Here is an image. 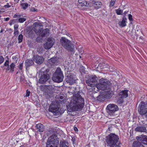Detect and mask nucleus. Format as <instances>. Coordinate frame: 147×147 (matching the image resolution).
<instances>
[{
  "label": "nucleus",
  "mask_w": 147,
  "mask_h": 147,
  "mask_svg": "<svg viewBox=\"0 0 147 147\" xmlns=\"http://www.w3.org/2000/svg\"><path fill=\"white\" fill-rule=\"evenodd\" d=\"M84 100L79 94L77 93L73 95L70 102L67 106V110L71 112L78 109H81L84 105Z\"/></svg>",
  "instance_id": "f257e3e1"
},
{
  "label": "nucleus",
  "mask_w": 147,
  "mask_h": 147,
  "mask_svg": "<svg viewBox=\"0 0 147 147\" xmlns=\"http://www.w3.org/2000/svg\"><path fill=\"white\" fill-rule=\"evenodd\" d=\"M119 136L113 134H111L106 137L107 146L110 147H120L121 143L119 141Z\"/></svg>",
  "instance_id": "f03ea898"
},
{
  "label": "nucleus",
  "mask_w": 147,
  "mask_h": 147,
  "mask_svg": "<svg viewBox=\"0 0 147 147\" xmlns=\"http://www.w3.org/2000/svg\"><path fill=\"white\" fill-rule=\"evenodd\" d=\"M110 82L108 80L102 78L100 79L98 83L96 85L97 88L102 90H106L110 88Z\"/></svg>",
  "instance_id": "7ed1b4c3"
},
{
  "label": "nucleus",
  "mask_w": 147,
  "mask_h": 147,
  "mask_svg": "<svg viewBox=\"0 0 147 147\" xmlns=\"http://www.w3.org/2000/svg\"><path fill=\"white\" fill-rule=\"evenodd\" d=\"M60 42L62 46L68 51L72 52L74 53V47L71 42L65 37H62L60 40Z\"/></svg>",
  "instance_id": "20e7f679"
},
{
  "label": "nucleus",
  "mask_w": 147,
  "mask_h": 147,
  "mask_svg": "<svg viewBox=\"0 0 147 147\" xmlns=\"http://www.w3.org/2000/svg\"><path fill=\"white\" fill-rule=\"evenodd\" d=\"M59 139L56 135L53 134L50 137L47 142L46 147H57Z\"/></svg>",
  "instance_id": "39448f33"
},
{
  "label": "nucleus",
  "mask_w": 147,
  "mask_h": 147,
  "mask_svg": "<svg viewBox=\"0 0 147 147\" xmlns=\"http://www.w3.org/2000/svg\"><path fill=\"white\" fill-rule=\"evenodd\" d=\"M63 74L61 69L58 68L53 74V80L55 82L59 83L63 81Z\"/></svg>",
  "instance_id": "423d86ee"
},
{
  "label": "nucleus",
  "mask_w": 147,
  "mask_h": 147,
  "mask_svg": "<svg viewBox=\"0 0 147 147\" xmlns=\"http://www.w3.org/2000/svg\"><path fill=\"white\" fill-rule=\"evenodd\" d=\"M138 111L142 115H145L147 113V102H141L138 107Z\"/></svg>",
  "instance_id": "0eeeda50"
},
{
  "label": "nucleus",
  "mask_w": 147,
  "mask_h": 147,
  "mask_svg": "<svg viewBox=\"0 0 147 147\" xmlns=\"http://www.w3.org/2000/svg\"><path fill=\"white\" fill-rule=\"evenodd\" d=\"M59 108L60 105L57 102H53L49 107V111L55 115L60 111Z\"/></svg>",
  "instance_id": "6e6552de"
},
{
  "label": "nucleus",
  "mask_w": 147,
  "mask_h": 147,
  "mask_svg": "<svg viewBox=\"0 0 147 147\" xmlns=\"http://www.w3.org/2000/svg\"><path fill=\"white\" fill-rule=\"evenodd\" d=\"M107 112L110 115H113L114 113L118 110V107L116 105L110 104L106 108Z\"/></svg>",
  "instance_id": "1a4fd4ad"
},
{
  "label": "nucleus",
  "mask_w": 147,
  "mask_h": 147,
  "mask_svg": "<svg viewBox=\"0 0 147 147\" xmlns=\"http://www.w3.org/2000/svg\"><path fill=\"white\" fill-rule=\"evenodd\" d=\"M86 84L88 86L91 87H93L97 84V78L95 76L90 77L86 81Z\"/></svg>",
  "instance_id": "9d476101"
},
{
  "label": "nucleus",
  "mask_w": 147,
  "mask_h": 147,
  "mask_svg": "<svg viewBox=\"0 0 147 147\" xmlns=\"http://www.w3.org/2000/svg\"><path fill=\"white\" fill-rule=\"evenodd\" d=\"M48 72L47 70L45 71H43L42 74L39 80V82L40 83L43 84L46 82L49 78V75L47 73Z\"/></svg>",
  "instance_id": "9b49d317"
},
{
  "label": "nucleus",
  "mask_w": 147,
  "mask_h": 147,
  "mask_svg": "<svg viewBox=\"0 0 147 147\" xmlns=\"http://www.w3.org/2000/svg\"><path fill=\"white\" fill-rule=\"evenodd\" d=\"M66 80L67 83H69L70 85H72L75 82L77 78L75 75L69 74L67 76Z\"/></svg>",
  "instance_id": "f8f14e48"
},
{
  "label": "nucleus",
  "mask_w": 147,
  "mask_h": 147,
  "mask_svg": "<svg viewBox=\"0 0 147 147\" xmlns=\"http://www.w3.org/2000/svg\"><path fill=\"white\" fill-rule=\"evenodd\" d=\"M137 141L141 142L140 143L142 144H143L147 145V136L144 135H141L139 136H137L136 137Z\"/></svg>",
  "instance_id": "ddd939ff"
},
{
  "label": "nucleus",
  "mask_w": 147,
  "mask_h": 147,
  "mask_svg": "<svg viewBox=\"0 0 147 147\" xmlns=\"http://www.w3.org/2000/svg\"><path fill=\"white\" fill-rule=\"evenodd\" d=\"M61 58L57 57L52 58L48 61V63L51 65H58L61 61Z\"/></svg>",
  "instance_id": "4468645a"
},
{
  "label": "nucleus",
  "mask_w": 147,
  "mask_h": 147,
  "mask_svg": "<svg viewBox=\"0 0 147 147\" xmlns=\"http://www.w3.org/2000/svg\"><path fill=\"white\" fill-rule=\"evenodd\" d=\"M34 61L35 63L39 64H41L44 61L43 58L38 55H35L33 57Z\"/></svg>",
  "instance_id": "2eb2a0df"
},
{
  "label": "nucleus",
  "mask_w": 147,
  "mask_h": 147,
  "mask_svg": "<svg viewBox=\"0 0 147 147\" xmlns=\"http://www.w3.org/2000/svg\"><path fill=\"white\" fill-rule=\"evenodd\" d=\"M40 35L44 37L45 36H47L49 35V30L48 28H46L44 30L40 31Z\"/></svg>",
  "instance_id": "dca6fc26"
},
{
  "label": "nucleus",
  "mask_w": 147,
  "mask_h": 147,
  "mask_svg": "<svg viewBox=\"0 0 147 147\" xmlns=\"http://www.w3.org/2000/svg\"><path fill=\"white\" fill-rule=\"evenodd\" d=\"M128 91L127 90H124L120 92L119 94V96H121L122 98H126L128 96Z\"/></svg>",
  "instance_id": "f3484780"
},
{
  "label": "nucleus",
  "mask_w": 147,
  "mask_h": 147,
  "mask_svg": "<svg viewBox=\"0 0 147 147\" xmlns=\"http://www.w3.org/2000/svg\"><path fill=\"white\" fill-rule=\"evenodd\" d=\"M136 131L138 132H146V127L144 126H138L135 129Z\"/></svg>",
  "instance_id": "a211bd4d"
},
{
  "label": "nucleus",
  "mask_w": 147,
  "mask_h": 147,
  "mask_svg": "<svg viewBox=\"0 0 147 147\" xmlns=\"http://www.w3.org/2000/svg\"><path fill=\"white\" fill-rule=\"evenodd\" d=\"M36 127L38 131L40 132H42L44 130V126L41 123L36 125Z\"/></svg>",
  "instance_id": "6ab92c4d"
},
{
  "label": "nucleus",
  "mask_w": 147,
  "mask_h": 147,
  "mask_svg": "<svg viewBox=\"0 0 147 147\" xmlns=\"http://www.w3.org/2000/svg\"><path fill=\"white\" fill-rule=\"evenodd\" d=\"M93 6H94L96 9H98L100 8L102 5L101 3L99 2H95L93 1L92 2Z\"/></svg>",
  "instance_id": "aec40b11"
},
{
  "label": "nucleus",
  "mask_w": 147,
  "mask_h": 147,
  "mask_svg": "<svg viewBox=\"0 0 147 147\" xmlns=\"http://www.w3.org/2000/svg\"><path fill=\"white\" fill-rule=\"evenodd\" d=\"M45 88H47V92L48 94H52L53 91L54 89L52 86H49L46 87L45 86Z\"/></svg>",
  "instance_id": "412c9836"
},
{
  "label": "nucleus",
  "mask_w": 147,
  "mask_h": 147,
  "mask_svg": "<svg viewBox=\"0 0 147 147\" xmlns=\"http://www.w3.org/2000/svg\"><path fill=\"white\" fill-rule=\"evenodd\" d=\"M133 147H145L139 141H135L133 143Z\"/></svg>",
  "instance_id": "4be33fe9"
},
{
  "label": "nucleus",
  "mask_w": 147,
  "mask_h": 147,
  "mask_svg": "<svg viewBox=\"0 0 147 147\" xmlns=\"http://www.w3.org/2000/svg\"><path fill=\"white\" fill-rule=\"evenodd\" d=\"M127 20L126 18H123L122 21L119 22V24L121 27H124L126 25V22Z\"/></svg>",
  "instance_id": "5701e85b"
},
{
  "label": "nucleus",
  "mask_w": 147,
  "mask_h": 147,
  "mask_svg": "<svg viewBox=\"0 0 147 147\" xmlns=\"http://www.w3.org/2000/svg\"><path fill=\"white\" fill-rule=\"evenodd\" d=\"M34 64V62L32 59H29L26 60L25 61V65L27 67Z\"/></svg>",
  "instance_id": "b1692460"
},
{
  "label": "nucleus",
  "mask_w": 147,
  "mask_h": 147,
  "mask_svg": "<svg viewBox=\"0 0 147 147\" xmlns=\"http://www.w3.org/2000/svg\"><path fill=\"white\" fill-rule=\"evenodd\" d=\"M47 41H48L50 43L49 47H52L54 44L55 40L54 38L51 37L47 39Z\"/></svg>",
  "instance_id": "393cba45"
},
{
  "label": "nucleus",
  "mask_w": 147,
  "mask_h": 147,
  "mask_svg": "<svg viewBox=\"0 0 147 147\" xmlns=\"http://www.w3.org/2000/svg\"><path fill=\"white\" fill-rule=\"evenodd\" d=\"M68 143L65 141H61L60 143V147H68Z\"/></svg>",
  "instance_id": "a878e982"
},
{
  "label": "nucleus",
  "mask_w": 147,
  "mask_h": 147,
  "mask_svg": "<svg viewBox=\"0 0 147 147\" xmlns=\"http://www.w3.org/2000/svg\"><path fill=\"white\" fill-rule=\"evenodd\" d=\"M89 5V4L87 2L82 1V3H80V4H79L78 5L79 7L80 6H81L82 7L84 6H88Z\"/></svg>",
  "instance_id": "bb28decb"
},
{
  "label": "nucleus",
  "mask_w": 147,
  "mask_h": 147,
  "mask_svg": "<svg viewBox=\"0 0 147 147\" xmlns=\"http://www.w3.org/2000/svg\"><path fill=\"white\" fill-rule=\"evenodd\" d=\"M59 103L61 104H64L66 102V100L64 97L62 96H59Z\"/></svg>",
  "instance_id": "cd10ccee"
},
{
  "label": "nucleus",
  "mask_w": 147,
  "mask_h": 147,
  "mask_svg": "<svg viewBox=\"0 0 147 147\" xmlns=\"http://www.w3.org/2000/svg\"><path fill=\"white\" fill-rule=\"evenodd\" d=\"M30 5L26 3H23L21 4V6L22 8L25 9L29 6H30Z\"/></svg>",
  "instance_id": "c85d7f7f"
},
{
  "label": "nucleus",
  "mask_w": 147,
  "mask_h": 147,
  "mask_svg": "<svg viewBox=\"0 0 147 147\" xmlns=\"http://www.w3.org/2000/svg\"><path fill=\"white\" fill-rule=\"evenodd\" d=\"M50 43L48 41H47L46 43L44 45V48L47 49H49L51 47H49V45H50Z\"/></svg>",
  "instance_id": "c756f323"
},
{
  "label": "nucleus",
  "mask_w": 147,
  "mask_h": 147,
  "mask_svg": "<svg viewBox=\"0 0 147 147\" xmlns=\"http://www.w3.org/2000/svg\"><path fill=\"white\" fill-rule=\"evenodd\" d=\"M12 4L10 2L7 3H6V5L4 6L3 7L5 9L9 8L12 6Z\"/></svg>",
  "instance_id": "7c9ffc66"
},
{
  "label": "nucleus",
  "mask_w": 147,
  "mask_h": 147,
  "mask_svg": "<svg viewBox=\"0 0 147 147\" xmlns=\"http://www.w3.org/2000/svg\"><path fill=\"white\" fill-rule=\"evenodd\" d=\"M24 17L22 16V17H21L19 19H18V22L20 23H23L26 20V18H24Z\"/></svg>",
  "instance_id": "2f4dec72"
},
{
  "label": "nucleus",
  "mask_w": 147,
  "mask_h": 147,
  "mask_svg": "<svg viewBox=\"0 0 147 147\" xmlns=\"http://www.w3.org/2000/svg\"><path fill=\"white\" fill-rule=\"evenodd\" d=\"M23 38V36L22 34H20L18 37V43H20L22 42Z\"/></svg>",
  "instance_id": "473e14b6"
},
{
  "label": "nucleus",
  "mask_w": 147,
  "mask_h": 147,
  "mask_svg": "<svg viewBox=\"0 0 147 147\" xmlns=\"http://www.w3.org/2000/svg\"><path fill=\"white\" fill-rule=\"evenodd\" d=\"M123 98H122L121 96H119V97L118 99L117 102L119 104H121L123 102Z\"/></svg>",
  "instance_id": "72a5a7b5"
},
{
  "label": "nucleus",
  "mask_w": 147,
  "mask_h": 147,
  "mask_svg": "<svg viewBox=\"0 0 147 147\" xmlns=\"http://www.w3.org/2000/svg\"><path fill=\"white\" fill-rule=\"evenodd\" d=\"M10 71L12 72L14 71V69L15 67V64L14 63H12L10 65Z\"/></svg>",
  "instance_id": "f704fd0d"
},
{
  "label": "nucleus",
  "mask_w": 147,
  "mask_h": 147,
  "mask_svg": "<svg viewBox=\"0 0 147 147\" xmlns=\"http://www.w3.org/2000/svg\"><path fill=\"white\" fill-rule=\"evenodd\" d=\"M116 0H111L109 4L110 7H112L113 6L115 3Z\"/></svg>",
  "instance_id": "c9c22d12"
},
{
  "label": "nucleus",
  "mask_w": 147,
  "mask_h": 147,
  "mask_svg": "<svg viewBox=\"0 0 147 147\" xmlns=\"http://www.w3.org/2000/svg\"><path fill=\"white\" fill-rule=\"evenodd\" d=\"M107 97L109 98H110V97L112 96L113 95L112 92L108 91L107 92Z\"/></svg>",
  "instance_id": "e433bc0d"
},
{
  "label": "nucleus",
  "mask_w": 147,
  "mask_h": 147,
  "mask_svg": "<svg viewBox=\"0 0 147 147\" xmlns=\"http://www.w3.org/2000/svg\"><path fill=\"white\" fill-rule=\"evenodd\" d=\"M38 52L40 53H42L44 51V50L42 47L38 48L37 49Z\"/></svg>",
  "instance_id": "4c0bfd02"
},
{
  "label": "nucleus",
  "mask_w": 147,
  "mask_h": 147,
  "mask_svg": "<svg viewBox=\"0 0 147 147\" xmlns=\"http://www.w3.org/2000/svg\"><path fill=\"white\" fill-rule=\"evenodd\" d=\"M117 13L118 15H121L123 13V11L119 9H118L116 10Z\"/></svg>",
  "instance_id": "58836bf2"
},
{
  "label": "nucleus",
  "mask_w": 147,
  "mask_h": 147,
  "mask_svg": "<svg viewBox=\"0 0 147 147\" xmlns=\"http://www.w3.org/2000/svg\"><path fill=\"white\" fill-rule=\"evenodd\" d=\"M21 17H22V15H20L18 14H15L13 16V18H17L19 19L21 18Z\"/></svg>",
  "instance_id": "ea45409f"
},
{
  "label": "nucleus",
  "mask_w": 147,
  "mask_h": 147,
  "mask_svg": "<svg viewBox=\"0 0 147 147\" xmlns=\"http://www.w3.org/2000/svg\"><path fill=\"white\" fill-rule=\"evenodd\" d=\"M16 22V20L13 19L10 21L9 24L10 25H12L13 24H14Z\"/></svg>",
  "instance_id": "a19ab883"
},
{
  "label": "nucleus",
  "mask_w": 147,
  "mask_h": 147,
  "mask_svg": "<svg viewBox=\"0 0 147 147\" xmlns=\"http://www.w3.org/2000/svg\"><path fill=\"white\" fill-rule=\"evenodd\" d=\"M4 61V58L2 56L0 55V64L2 63Z\"/></svg>",
  "instance_id": "79ce46f5"
},
{
  "label": "nucleus",
  "mask_w": 147,
  "mask_h": 147,
  "mask_svg": "<svg viewBox=\"0 0 147 147\" xmlns=\"http://www.w3.org/2000/svg\"><path fill=\"white\" fill-rule=\"evenodd\" d=\"M80 71L81 73H85V71L84 69V68L83 67H81L80 69Z\"/></svg>",
  "instance_id": "37998d69"
},
{
  "label": "nucleus",
  "mask_w": 147,
  "mask_h": 147,
  "mask_svg": "<svg viewBox=\"0 0 147 147\" xmlns=\"http://www.w3.org/2000/svg\"><path fill=\"white\" fill-rule=\"evenodd\" d=\"M30 92L28 90H27L26 92V94L25 96L28 97L30 95Z\"/></svg>",
  "instance_id": "c03bdc74"
},
{
  "label": "nucleus",
  "mask_w": 147,
  "mask_h": 147,
  "mask_svg": "<svg viewBox=\"0 0 147 147\" xmlns=\"http://www.w3.org/2000/svg\"><path fill=\"white\" fill-rule=\"evenodd\" d=\"M9 60H6L5 63H4V65L5 66H9Z\"/></svg>",
  "instance_id": "a18cd8bd"
},
{
  "label": "nucleus",
  "mask_w": 147,
  "mask_h": 147,
  "mask_svg": "<svg viewBox=\"0 0 147 147\" xmlns=\"http://www.w3.org/2000/svg\"><path fill=\"white\" fill-rule=\"evenodd\" d=\"M19 31L18 29L14 30V34L15 35L18 34Z\"/></svg>",
  "instance_id": "49530a36"
},
{
  "label": "nucleus",
  "mask_w": 147,
  "mask_h": 147,
  "mask_svg": "<svg viewBox=\"0 0 147 147\" xmlns=\"http://www.w3.org/2000/svg\"><path fill=\"white\" fill-rule=\"evenodd\" d=\"M39 24L38 22H35L33 24V26L35 29V27H37V26H38Z\"/></svg>",
  "instance_id": "de8ad7c7"
},
{
  "label": "nucleus",
  "mask_w": 147,
  "mask_h": 147,
  "mask_svg": "<svg viewBox=\"0 0 147 147\" xmlns=\"http://www.w3.org/2000/svg\"><path fill=\"white\" fill-rule=\"evenodd\" d=\"M128 18L129 19L130 21H132L133 20V18L132 16L130 14H129L128 15Z\"/></svg>",
  "instance_id": "09e8293b"
},
{
  "label": "nucleus",
  "mask_w": 147,
  "mask_h": 147,
  "mask_svg": "<svg viewBox=\"0 0 147 147\" xmlns=\"http://www.w3.org/2000/svg\"><path fill=\"white\" fill-rule=\"evenodd\" d=\"M31 11H37V9L34 8H32L30 9Z\"/></svg>",
  "instance_id": "8fccbe9b"
},
{
  "label": "nucleus",
  "mask_w": 147,
  "mask_h": 147,
  "mask_svg": "<svg viewBox=\"0 0 147 147\" xmlns=\"http://www.w3.org/2000/svg\"><path fill=\"white\" fill-rule=\"evenodd\" d=\"M18 25L17 24H15L14 25V30L18 29Z\"/></svg>",
  "instance_id": "3c124183"
},
{
  "label": "nucleus",
  "mask_w": 147,
  "mask_h": 147,
  "mask_svg": "<svg viewBox=\"0 0 147 147\" xmlns=\"http://www.w3.org/2000/svg\"><path fill=\"white\" fill-rule=\"evenodd\" d=\"M23 64L21 63L19 65V68L20 69H22Z\"/></svg>",
  "instance_id": "603ef678"
},
{
  "label": "nucleus",
  "mask_w": 147,
  "mask_h": 147,
  "mask_svg": "<svg viewBox=\"0 0 147 147\" xmlns=\"http://www.w3.org/2000/svg\"><path fill=\"white\" fill-rule=\"evenodd\" d=\"M4 19L5 21H9V20L10 18H4Z\"/></svg>",
  "instance_id": "864d4df0"
},
{
  "label": "nucleus",
  "mask_w": 147,
  "mask_h": 147,
  "mask_svg": "<svg viewBox=\"0 0 147 147\" xmlns=\"http://www.w3.org/2000/svg\"><path fill=\"white\" fill-rule=\"evenodd\" d=\"M102 97V96H99L98 97V99L99 100H102V99H100V98H101Z\"/></svg>",
  "instance_id": "5fc2aeb1"
},
{
  "label": "nucleus",
  "mask_w": 147,
  "mask_h": 147,
  "mask_svg": "<svg viewBox=\"0 0 147 147\" xmlns=\"http://www.w3.org/2000/svg\"><path fill=\"white\" fill-rule=\"evenodd\" d=\"M82 1H84V0H78V2L79 4L82 3Z\"/></svg>",
  "instance_id": "6e6d98bb"
},
{
  "label": "nucleus",
  "mask_w": 147,
  "mask_h": 147,
  "mask_svg": "<svg viewBox=\"0 0 147 147\" xmlns=\"http://www.w3.org/2000/svg\"><path fill=\"white\" fill-rule=\"evenodd\" d=\"M10 68L9 67V66L6 69V71H8L10 69Z\"/></svg>",
  "instance_id": "4d7b16f0"
},
{
  "label": "nucleus",
  "mask_w": 147,
  "mask_h": 147,
  "mask_svg": "<svg viewBox=\"0 0 147 147\" xmlns=\"http://www.w3.org/2000/svg\"><path fill=\"white\" fill-rule=\"evenodd\" d=\"M74 129L75 130V131H76L78 129L77 128L75 127Z\"/></svg>",
  "instance_id": "13d9d810"
},
{
  "label": "nucleus",
  "mask_w": 147,
  "mask_h": 147,
  "mask_svg": "<svg viewBox=\"0 0 147 147\" xmlns=\"http://www.w3.org/2000/svg\"><path fill=\"white\" fill-rule=\"evenodd\" d=\"M3 31V29H1V32H2Z\"/></svg>",
  "instance_id": "bf43d9fd"
},
{
  "label": "nucleus",
  "mask_w": 147,
  "mask_h": 147,
  "mask_svg": "<svg viewBox=\"0 0 147 147\" xmlns=\"http://www.w3.org/2000/svg\"><path fill=\"white\" fill-rule=\"evenodd\" d=\"M85 147H90V146H86Z\"/></svg>",
  "instance_id": "052dcab7"
},
{
  "label": "nucleus",
  "mask_w": 147,
  "mask_h": 147,
  "mask_svg": "<svg viewBox=\"0 0 147 147\" xmlns=\"http://www.w3.org/2000/svg\"><path fill=\"white\" fill-rule=\"evenodd\" d=\"M127 12H126V11H125V12H124V14L125 13H126Z\"/></svg>",
  "instance_id": "680f3d73"
},
{
  "label": "nucleus",
  "mask_w": 147,
  "mask_h": 147,
  "mask_svg": "<svg viewBox=\"0 0 147 147\" xmlns=\"http://www.w3.org/2000/svg\"><path fill=\"white\" fill-rule=\"evenodd\" d=\"M36 30H35V32H36Z\"/></svg>",
  "instance_id": "e2e57ef3"
},
{
  "label": "nucleus",
  "mask_w": 147,
  "mask_h": 147,
  "mask_svg": "<svg viewBox=\"0 0 147 147\" xmlns=\"http://www.w3.org/2000/svg\"><path fill=\"white\" fill-rule=\"evenodd\" d=\"M1 17V16H0V18Z\"/></svg>",
  "instance_id": "0e129e2a"
},
{
  "label": "nucleus",
  "mask_w": 147,
  "mask_h": 147,
  "mask_svg": "<svg viewBox=\"0 0 147 147\" xmlns=\"http://www.w3.org/2000/svg\"><path fill=\"white\" fill-rule=\"evenodd\" d=\"M1 3V0H0V3Z\"/></svg>",
  "instance_id": "69168bd1"
},
{
  "label": "nucleus",
  "mask_w": 147,
  "mask_h": 147,
  "mask_svg": "<svg viewBox=\"0 0 147 147\" xmlns=\"http://www.w3.org/2000/svg\"><path fill=\"white\" fill-rule=\"evenodd\" d=\"M22 1H23V0H22ZM23 1H24L23 0Z\"/></svg>",
  "instance_id": "338daca9"
},
{
  "label": "nucleus",
  "mask_w": 147,
  "mask_h": 147,
  "mask_svg": "<svg viewBox=\"0 0 147 147\" xmlns=\"http://www.w3.org/2000/svg\"><path fill=\"white\" fill-rule=\"evenodd\" d=\"M0 12H1V11H0Z\"/></svg>",
  "instance_id": "774afa93"
}]
</instances>
